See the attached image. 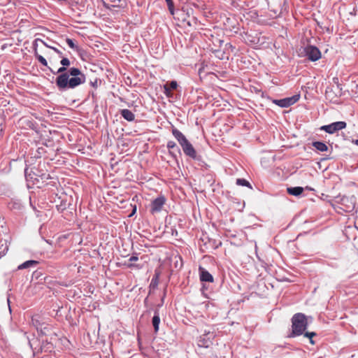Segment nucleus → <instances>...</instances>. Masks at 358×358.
Wrapping results in <instances>:
<instances>
[{
  "mask_svg": "<svg viewBox=\"0 0 358 358\" xmlns=\"http://www.w3.org/2000/svg\"><path fill=\"white\" fill-rule=\"evenodd\" d=\"M54 73L59 74L56 78L55 83L60 91L74 89L86 80L85 74L76 67L70 68L66 72V68L62 66Z\"/></svg>",
  "mask_w": 358,
  "mask_h": 358,
  "instance_id": "1",
  "label": "nucleus"
},
{
  "mask_svg": "<svg viewBox=\"0 0 358 358\" xmlns=\"http://www.w3.org/2000/svg\"><path fill=\"white\" fill-rule=\"evenodd\" d=\"M308 326L306 317L303 313H296L292 318V332L289 337L302 335Z\"/></svg>",
  "mask_w": 358,
  "mask_h": 358,
  "instance_id": "2",
  "label": "nucleus"
},
{
  "mask_svg": "<svg viewBox=\"0 0 358 358\" xmlns=\"http://www.w3.org/2000/svg\"><path fill=\"white\" fill-rule=\"evenodd\" d=\"M172 134L182 147L184 153L187 156L195 159L196 158V152L185 135L176 128L172 129Z\"/></svg>",
  "mask_w": 358,
  "mask_h": 358,
  "instance_id": "3",
  "label": "nucleus"
},
{
  "mask_svg": "<svg viewBox=\"0 0 358 358\" xmlns=\"http://www.w3.org/2000/svg\"><path fill=\"white\" fill-rule=\"evenodd\" d=\"M303 52L308 59L312 62H315L321 58V52L314 45H307L303 48Z\"/></svg>",
  "mask_w": 358,
  "mask_h": 358,
  "instance_id": "4",
  "label": "nucleus"
},
{
  "mask_svg": "<svg viewBox=\"0 0 358 358\" xmlns=\"http://www.w3.org/2000/svg\"><path fill=\"white\" fill-rule=\"evenodd\" d=\"M347 126V124L344 121H338L335 122L331 124L324 125L320 127V129L324 131L325 132L333 134L336 131L342 130L345 129Z\"/></svg>",
  "mask_w": 358,
  "mask_h": 358,
  "instance_id": "5",
  "label": "nucleus"
},
{
  "mask_svg": "<svg viewBox=\"0 0 358 358\" xmlns=\"http://www.w3.org/2000/svg\"><path fill=\"white\" fill-rule=\"evenodd\" d=\"M299 97V94H296L282 99H275L273 103L281 108H287L297 102Z\"/></svg>",
  "mask_w": 358,
  "mask_h": 358,
  "instance_id": "6",
  "label": "nucleus"
},
{
  "mask_svg": "<svg viewBox=\"0 0 358 358\" xmlns=\"http://www.w3.org/2000/svg\"><path fill=\"white\" fill-rule=\"evenodd\" d=\"M166 199L164 196H161L154 199L150 205V212L154 214L161 211L163 206L164 205Z\"/></svg>",
  "mask_w": 358,
  "mask_h": 358,
  "instance_id": "7",
  "label": "nucleus"
},
{
  "mask_svg": "<svg viewBox=\"0 0 358 358\" xmlns=\"http://www.w3.org/2000/svg\"><path fill=\"white\" fill-rule=\"evenodd\" d=\"M41 41L42 43H43L45 46H48V45L41 39H38V38H36L34 41V56L36 57V58L38 60V62L43 64V66H48V62L46 61V59L41 55H39L37 52V42L38 41Z\"/></svg>",
  "mask_w": 358,
  "mask_h": 358,
  "instance_id": "8",
  "label": "nucleus"
},
{
  "mask_svg": "<svg viewBox=\"0 0 358 358\" xmlns=\"http://www.w3.org/2000/svg\"><path fill=\"white\" fill-rule=\"evenodd\" d=\"M200 271V280L203 282H213V275L206 270L202 268H199Z\"/></svg>",
  "mask_w": 358,
  "mask_h": 358,
  "instance_id": "9",
  "label": "nucleus"
},
{
  "mask_svg": "<svg viewBox=\"0 0 358 358\" xmlns=\"http://www.w3.org/2000/svg\"><path fill=\"white\" fill-rule=\"evenodd\" d=\"M120 114L127 121L131 122L135 119L134 114L129 109H122Z\"/></svg>",
  "mask_w": 358,
  "mask_h": 358,
  "instance_id": "10",
  "label": "nucleus"
},
{
  "mask_svg": "<svg viewBox=\"0 0 358 358\" xmlns=\"http://www.w3.org/2000/svg\"><path fill=\"white\" fill-rule=\"evenodd\" d=\"M38 264V262L35 260H28L18 266V269H25L31 267H36Z\"/></svg>",
  "mask_w": 358,
  "mask_h": 358,
  "instance_id": "11",
  "label": "nucleus"
},
{
  "mask_svg": "<svg viewBox=\"0 0 358 358\" xmlns=\"http://www.w3.org/2000/svg\"><path fill=\"white\" fill-rule=\"evenodd\" d=\"M313 146L316 150H317L318 151H320V152H325V151H327V150H328L327 145L324 143L320 142V141L313 142Z\"/></svg>",
  "mask_w": 358,
  "mask_h": 358,
  "instance_id": "12",
  "label": "nucleus"
},
{
  "mask_svg": "<svg viewBox=\"0 0 358 358\" xmlns=\"http://www.w3.org/2000/svg\"><path fill=\"white\" fill-rule=\"evenodd\" d=\"M303 192V188L301 187H288L287 192L293 196H299Z\"/></svg>",
  "mask_w": 358,
  "mask_h": 358,
  "instance_id": "13",
  "label": "nucleus"
},
{
  "mask_svg": "<svg viewBox=\"0 0 358 358\" xmlns=\"http://www.w3.org/2000/svg\"><path fill=\"white\" fill-rule=\"evenodd\" d=\"M152 325L155 332L159 331V326L160 323V317L158 313L155 312L152 320Z\"/></svg>",
  "mask_w": 358,
  "mask_h": 358,
  "instance_id": "14",
  "label": "nucleus"
},
{
  "mask_svg": "<svg viewBox=\"0 0 358 358\" xmlns=\"http://www.w3.org/2000/svg\"><path fill=\"white\" fill-rule=\"evenodd\" d=\"M32 324L34 327L37 329V331L39 330V328L41 326L44 325V322H41L40 320V317L38 315H34L31 318Z\"/></svg>",
  "mask_w": 358,
  "mask_h": 358,
  "instance_id": "15",
  "label": "nucleus"
},
{
  "mask_svg": "<svg viewBox=\"0 0 358 358\" xmlns=\"http://www.w3.org/2000/svg\"><path fill=\"white\" fill-rule=\"evenodd\" d=\"M236 184L240 186H245L252 189V186L250 185V182L244 178H238L236 180Z\"/></svg>",
  "mask_w": 358,
  "mask_h": 358,
  "instance_id": "16",
  "label": "nucleus"
},
{
  "mask_svg": "<svg viewBox=\"0 0 358 358\" xmlns=\"http://www.w3.org/2000/svg\"><path fill=\"white\" fill-rule=\"evenodd\" d=\"M50 329V327L48 324L44 323V325L41 326L38 331H39L43 335H45L49 332Z\"/></svg>",
  "mask_w": 358,
  "mask_h": 358,
  "instance_id": "17",
  "label": "nucleus"
},
{
  "mask_svg": "<svg viewBox=\"0 0 358 358\" xmlns=\"http://www.w3.org/2000/svg\"><path fill=\"white\" fill-rule=\"evenodd\" d=\"M165 1L167 3L168 8H169L170 13L171 15H174V4L173 2V0H165Z\"/></svg>",
  "mask_w": 358,
  "mask_h": 358,
  "instance_id": "18",
  "label": "nucleus"
},
{
  "mask_svg": "<svg viewBox=\"0 0 358 358\" xmlns=\"http://www.w3.org/2000/svg\"><path fill=\"white\" fill-rule=\"evenodd\" d=\"M60 63H61L62 66H63L66 68L69 66L71 64L70 60L68 58L64 57H62Z\"/></svg>",
  "mask_w": 358,
  "mask_h": 358,
  "instance_id": "19",
  "label": "nucleus"
},
{
  "mask_svg": "<svg viewBox=\"0 0 358 358\" xmlns=\"http://www.w3.org/2000/svg\"><path fill=\"white\" fill-rule=\"evenodd\" d=\"M167 148L169 150L176 148L177 151L180 152V149L176 146V144L174 141H170L167 143Z\"/></svg>",
  "mask_w": 358,
  "mask_h": 358,
  "instance_id": "20",
  "label": "nucleus"
},
{
  "mask_svg": "<svg viewBox=\"0 0 358 358\" xmlns=\"http://www.w3.org/2000/svg\"><path fill=\"white\" fill-rule=\"evenodd\" d=\"M316 335V334L315 332H306L304 334V336L307 338H310V343L311 344H315V342L313 340V337L315 336Z\"/></svg>",
  "mask_w": 358,
  "mask_h": 358,
  "instance_id": "21",
  "label": "nucleus"
},
{
  "mask_svg": "<svg viewBox=\"0 0 358 358\" xmlns=\"http://www.w3.org/2000/svg\"><path fill=\"white\" fill-rule=\"evenodd\" d=\"M66 42L67 43V45L72 49H76L77 48V46L76 45V44L74 43L73 41L71 38H66Z\"/></svg>",
  "mask_w": 358,
  "mask_h": 358,
  "instance_id": "22",
  "label": "nucleus"
},
{
  "mask_svg": "<svg viewBox=\"0 0 358 358\" xmlns=\"http://www.w3.org/2000/svg\"><path fill=\"white\" fill-rule=\"evenodd\" d=\"M164 92L166 94V96L168 97H170L172 95V94L171 92V90L167 85H164Z\"/></svg>",
  "mask_w": 358,
  "mask_h": 358,
  "instance_id": "23",
  "label": "nucleus"
},
{
  "mask_svg": "<svg viewBox=\"0 0 358 358\" xmlns=\"http://www.w3.org/2000/svg\"><path fill=\"white\" fill-rule=\"evenodd\" d=\"M177 87H178V83H177V82H176V81H175V80H172V81L170 83V84H169V87L170 88V90H171H171H175V89H176V88H177Z\"/></svg>",
  "mask_w": 358,
  "mask_h": 358,
  "instance_id": "24",
  "label": "nucleus"
},
{
  "mask_svg": "<svg viewBox=\"0 0 358 358\" xmlns=\"http://www.w3.org/2000/svg\"><path fill=\"white\" fill-rule=\"evenodd\" d=\"M47 47L52 48L56 53H57L59 55V56L61 58L63 57V53L59 50H58L57 48H54V47H50V46H48V45Z\"/></svg>",
  "mask_w": 358,
  "mask_h": 358,
  "instance_id": "25",
  "label": "nucleus"
},
{
  "mask_svg": "<svg viewBox=\"0 0 358 358\" xmlns=\"http://www.w3.org/2000/svg\"><path fill=\"white\" fill-rule=\"evenodd\" d=\"M138 259V257L137 256H131L129 259V262H136Z\"/></svg>",
  "mask_w": 358,
  "mask_h": 358,
  "instance_id": "26",
  "label": "nucleus"
},
{
  "mask_svg": "<svg viewBox=\"0 0 358 358\" xmlns=\"http://www.w3.org/2000/svg\"><path fill=\"white\" fill-rule=\"evenodd\" d=\"M353 143L358 146V139L353 141Z\"/></svg>",
  "mask_w": 358,
  "mask_h": 358,
  "instance_id": "27",
  "label": "nucleus"
},
{
  "mask_svg": "<svg viewBox=\"0 0 358 358\" xmlns=\"http://www.w3.org/2000/svg\"><path fill=\"white\" fill-rule=\"evenodd\" d=\"M7 301H8V304H10V300H9V299H8V300H7ZM8 306H10V305H8ZM9 310H10V307H9Z\"/></svg>",
  "mask_w": 358,
  "mask_h": 358,
  "instance_id": "28",
  "label": "nucleus"
}]
</instances>
